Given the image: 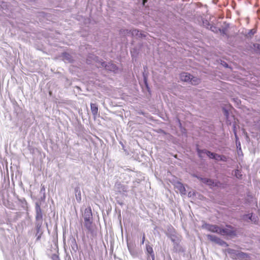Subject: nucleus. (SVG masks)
Listing matches in <instances>:
<instances>
[{"mask_svg": "<svg viewBox=\"0 0 260 260\" xmlns=\"http://www.w3.org/2000/svg\"><path fill=\"white\" fill-rule=\"evenodd\" d=\"M256 32V30L254 29H251L249 30V32H248V35L249 36H253L255 33Z\"/></svg>", "mask_w": 260, "mask_h": 260, "instance_id": "obj_17", "label": "nucleus"}, {"mask_svg": "<svg viewBox=\"0 0 260 260\" xmlns=\"http://www.w3.org/2000/svg\"><path fill=\"white\" fill-rule=\"evenodd\" d=\"M144 80L145 81V82L146 83V78L144 79Z\"/></svg>", "mask_w": 260, "mask_h": 260, "instance_id": "obj_26", "label": "nucleus"}, {"mask_svg": "<svg viewBox=\"0 0 260 260\" xmlns=\"http://www.w3.org/2000/svg\"><path fill=\"white\" fill-rule=\"evenodd\" d=\"M51 258L52 260H60L59 255L56 253L52 254Z\"/></svg>", "mask_w": 260, "mask_h": 260, "instance_id": "obj_14", "label": "nucleus"}, {"mask_svg": "<svg viewBox=\"0 0 260 260\" xmlns=\"http://www.w3.org/2000/svg\"><path fill=\"white\" fill-rule=\"evenodd\" d=\"M216 243L220 245H226V246L228 245L225 242H224V241L222 240L221 239H220L219 238V241H217L216 242Z\"/></svg>", "mask_w": 260, "mask_h": 260, "instance_id": "obj_16", "label": "nucleus"}, {"mask_svg": "<svg viewBox=\"0 0 260 260\" xmlns=\"http://www.w3.org/2000/svg\"><path fill=\"white\" fill-rule=\"evenodd\" d=\"M83 216L84 221L92 220V213L90 207L85 209Z\"/></svg>", "mask_w": 260, "mask_h": 260, "instance_id": "obj_5", "label": "nucleus"}, {"mask_svg": "<svg viewBox=\"0 0 260 260\" xmlns=\"http://www.w3.org/2000/svg\"><path fill=\"white\" fill-rule=\"evenodd\" d=\"M237 231V229L232 225H226L225 228H220V234L223 236L234 237L236 236Z\"/></svg>", "mask_w": 260, "mask_h": 260, "instance_id": "obj_1", "label": "nucleus"}, {"mask_svg": "<svg viewBox=\"0 0 260 260\" xmlns=\"http://www.w3.org/2000/svg\"><path fill=\"white\" fill-rule=\"evenodd\" d=\"M91 111L94 116H96L98 113V107L96 104H90Z\"/></svg>", "mask_w": 260, "mask_h": 260, "instance_id": "obj_8", "label": "nucleus"}, {"mask_svg": "<svg viewBox=\"0 0 260 260\" xmlns=\"http://www.w3.org/2000/svg\"><path fill=\"white\" fill-rule=\"evenodd\" d=\"M45 190V187L44 186H42V188H41V191H44Z\"/></svg>", "mask_w": 260, "mask_h": 260, "instance_id": "obj_24", "label": "nucleus"}, {"mask_svg": "<svg viewBox=\"0 0 260 260\" xmlns=\"http://www.w3.org/2000/svg\"><path fill=\"white\" fill-rule=\"evenodd\" d=\"M101 66L105 67L107 70L114 72H116L118 70V68L117 66L115 64L110 62L108 63V64H106L105 62H103L101 63Z\"/></svg>", "mask_w": 260, "mask_h": 260, "instance_id": "obj_4", "label": "nucleus"}, {"mask_svg": "<svg viewBox=\"0 0 260 260\" xmlns=\"http://www.w3.org/2000/svg\"><path fill=\"white\" fill-rule=\"evenodd\" d=\"M254 47L255 48H256L257 49L260 50V44H254Z\"/></svg>", "mask_w": 260, "mask_h": 260, "instance_id": "obj_21", "label": "nucleus"}, {"mask_svg": "<svg viewBox=\"0 0 260 260\" xmlns=\"http://www.w3.org/2000/svg\"><path fill=\"white\" fill-rule=\"evenodd\" d=\"M207 237L211 241L214 242L215 243H216L217 241H219V238L214 235H208Z\"/></svg>", "mask_w": 260, "mask_h": 260, "instance_id": "obj_13", "label": "nucleus"}, {"mask_svg": "<svg viewBox=\"0 0 260 260\" xmlns=\"http://www.w3.org/2000/svg\"><path fill=\"white\" fill-rule=\"evenodd\" d=\"M203 227L208 231L220 234L221 228L217 225L206 223L203 225Z\"/></svg>", "mask_w": 260, "mask_h": 260, "instance_id": "obj_3", "label": "nucleus"}, {"mask_svg": "<svg viewBox=\"0 0 260 260\" xmlns=\"http://www.w3.org/2000/svg\"><path fill=\"white\" fill-rule=\"evenodd\" d=\"M216 28L215 27V26H211L210 27V29L211 30H212V31H214V29H216Z\"/></svg>", "mask_w": 260, "mask_h": 260, "instance_id": "obj_23", "label": "nucleus"}, {"mask_svg": "<svg viewBox=\"0 0 260 260\" xmlns=\"http://www.w3.org/2000/svg\"><path fill=\"white\" fill-rule=\"evenodd\" d=\"M147 0H143L144 3L146 2Z\"/></svg>", "mask_w": 260, "mask_h": 260, "instance_id": "obj_25", "label": "nucleus"}, {"mask_svg": "<svg viewBox=\"0 0 260 260\" xmlns=\"http://www.w3.org/2000/svg\"><path fill=\"white\" fill-rule=\"evenodd\" d=\"M84 226L90 232L92 231V220L84 221Z\"/></svg>", "mask_w": 260, "mask_h": 260, "instance_id": "obj_9", "label": "nucleus"}, {"mask_svg": "<svg viewBox=\"0 0 260 260\" xmlns=\"http://www.w3.org/2000/svg\"><path fill=\"white\" fill-rule=\"evenodd\" d=\"M145 239V234H143V237H142V242H141L142 244H144Z\"/></svg>", "mask_w": 260, "mask_h": 260, "instance_id": "obj_22", "label": "nucleus"}, {"mask_svg": "<svg viewBox=\"0 0 260 260\" xmlns=\"http://www.w3.org/2000/svg\"><path fill=\"white\" fill-rule=\"evenodd\" d=\"M180 79L182 81L187 82L190 81L192 84H198L200 80L197 78H191V75L187 73H183L180 74Z\"/></svg>", "mask_w": 260, "mask_h": 260, "instance_id": "obj_2", "label": "nucleus"}, {"mask_svg": "<svg viewBox=\"0 0 260 260\" xmlns=\"http://www.w3.org/2000/svg\"><path fill=\"white\" fill-rule=\"evenodd\" d=\"M129 32H131L133 36H138L139 37H143V34L137 29H134L133 30H130Z\"/></svg>", "mask_w": 260, "mask_h": 260, "instance_id": "obj_11", "label": "nucleus"}, {"mask_svg": "<svg viewBox=\"0 0 260 260\" xmlns=\"http://www.w3.org/2000/svg\"><path fill=\"white\" fill-rule=\"evenodd\" d=\"M252 216V214L251 213V214H248V215H244L243 218H244V219L246 220V218H248V219L249 220H252V219H251Z\"/></svg>", "mask_w": 260, "mask_h": 260, "instance_id": "obj_18", "label": "nucleus"}, {"mask_svg": "<svg viewBox=\"0 0 260 260\" xmlns=\"http://www.w3.org/2000/svg\"><path fill=\"white\" fill-rule=\"evenodd\" d=\"M197 151L198 153V154L200 157H202V153H206L210 158H213L215 159L216 158V155L217 154L211 152L209 151H207L206 150H200L199 149H197Z\"/></svg>", "mask_w": 260, "mask_h": 260, "instance_id": "obj_6", "label": "nucleus"}, {"mask_svg": "<svg viewBox=\"0 0 260 260\" xmlns=\"http://www.w3.org/2000/svg\"><path fill=\"white\" fill-rule=\"evenodd\" d=\"M235 176L238 178H241L242 176V174L241 172L239 170H236L235 172Z\"/></svg>", "mask_w": 260, "mask_h": 260, "instance_id": "obj_15", "label": "nucleus"}, {"mask_svg": "<svg viewBox=\"0 0 260 260\" xmlns=\"http://www.w3.org/2000/svg\"><path fill=\"white\" fill-rule=\"evenodd\" d=\"M203 182L208 184L211 187L218 186V183H214L212 180L207 178L202 179Z\"/></svg>", "mask_w": 260, "mask_h": 260, "instance_id": "obj_7", "label": "nucleus"}, {"mask_svg": "<svg viewBox=\"0 0 260 260\" xmlns=\"http://www.w3.org/2000/svg\"><path fill=\"white\" fill-rule=\"evenodd\" d=\"M76 199L79 202H80L81 200V195L80 191H79L78 195H76Z\"/></svg>", "mask_w": 260, "mask_h": 260, "instance_id": "obj_19", "label": "nucleus"}, {"mask_svg": "<svg viewBox=\"0 0 260 260\" xmlns=\"http://www.w3.org/2000/svg\"><path fill=\"white\" fill-rule=\"evenodd\" d=\"M69 56H70V55L68 53H65L63 54V56L65 58H68V59L69 60V61L71 62L72 60L70 59Z\"/></svg>", "mask_w": 260, "mask_h": 260, "instance_id": "obj_20", "label": "nucleus"}, {"mask_svg": "<svg viewBox=\"0 0 260 260\" xmlns=\"http://www.w3.org/2000/svg\"><path fill=\"white\" fill-rule=\"evenodd\" d=\"M146 250L147 252L151 255V256L152 257V258H154V254L153 252V248L152 247L149 245H146Z\"/></svg>", "mask_w": 260, "mask_h": 260, "instance_id": "obj_10", "label": "nucleus"}, {"mask_svg": "<svg viewBox=\"0 0 260 260\" xmlns=\"http://www.w3.org/2000/svg\"><path fill=\"white\" fill-rule=\"evenodd\" d=\"M215 160L226 161L227 160L226 156L223 155L216 154Z\"/></svg>", "mask_w": 260, "mask_h": 260, "instance_id": "obj_12", "label": "nucleus"}]
</instances>
